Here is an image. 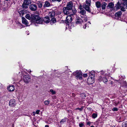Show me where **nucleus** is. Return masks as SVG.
Masks as SVG:
<instances>
[{
    "label": "nucleus",
    "instance_id": "39448f33",
    "mask_svg": "<svg viewBox=\"0 0 127 127\" xmlns=\"http://www.w3.org/2000/svg\"><path fill=\"white\" fill-rule=\"evenodd\" d=\"M23 80L24 82L28 83L31 81L30 77L28 75H25L24 76L23 78Z\"/></svg>",
    "mask_w": 127,
    "mask_h": 127
},
{
    "label": "nucleus",
    "instance_id": "20e7f679",
    "mask_svg": "<svg viewBox=\"0 0 127 127\" xmlns=\"http://www.w3.org/2000/svg\"><path fill=\"white\" fill-rule=\"evenodd\" d=\"M31 3V1L30 0H24L22 4L23 7L26 8L28 7V6Z\"/></svg>",
    "mask_w": 127,
    "mask_h": 127
},
{
    "label": "nucleus",
    "instance_id": "3c124183",
    "mask_svg": "<svg viewBox=\"0 0 127 127\" xmlns=\"http://www.w3.org/2000/svg\"><path fill=\"white\" fill-rule=\"evenodd\" d=\"M64 122V120H62L61 121V122Z\"/></svg>",
    "mask_w": 127,
    "mask_h": 127
},
{
    "label": "nucleus",
    "instance_id": "2eb2a0df",
    "mask_svg": "<svg viewBox=\"0 0 127 127\" xmlns=\"http://www.w3.org/2000/svg\"><path fill=\"white\" fill-rule=\"evenodd\" d=\"M51 4L48 1H46L45 2L43 7H48L50 6Z\"/></svg>",
    "mask_w": 127,
    "mask_h": 127
},
{
    "label": "nucleus",
    "instance_id": "4468645a",
    "mask_svg": "<svg viewBox=\"0 0 127 127\" xmlns=\"http://www.w3.org/2000/svg\"><path fill=\"white\" fill-rule=\"evenodd\" d=\"M43 20V22H44L46 23H49L50 22V19L48 17H45Z\"/></svg>",
    "mask_w": 127,
    "mask_h": 127
},
{
    "label": "nucleus",
    "instance_id": "58836bf2",
    "mask_svg": "<svg viewBox=\"0 0 127 127\" xmlns=\"http://www.w3.org/2000/svg\"><path fill=\"white\" fill-rule=\"evenodd\" d=\"M84 126V124H79V126L80 127H83Z\"/></svg>",
    "mask_w": 127,
    "mask_h": 127
},
{
    "label": "nucleus",
    "instance_id": "603ef678",
    "mask_svg": "<svg viewBox=\"0 0 127 127\" xmlns=\"http://www.w3.org/2000/svg\"><path fill=\"white\" fill-rule=\"evenodd\" d=\"M90 127H94L93 126H92Z\"/></svg>",
    "mask_w": 127,
    "mask_h": 127
},
{
    "label": "nucleus",
    "instance_id": "473e14b6",
    "mask_svg": "<svg viewBox=\"0 0 127 127\" xmlns=\"http://www.w3.org/2000/svg\"><path fill=\"white\" fill-rule=\"evenodd\" d=\"M86 4L88 5H91V1L90 0H86Z\"/></svg>",
    "mask_w": 127,
    "mask_h": 127
},
{
    "label": "nucleus",
    "instance_id": "79ce46f5",
    "mask_svg": "<svg viewBox=\"0 0 127 127\" xmlns=\"http://www.w3.org/2000/svg\"><path fill=\"white\" fill-rule=\"evenodd\" d=\"M52 1H57L58 2H60L61 1V0H52Z\"/></svg>",
    "mask_w": 127,
    "mask_h": 127
},
{
    "label": "nucleus",
    "instance_id": "ea45409f",
    "mask_svg": "<svg viewBox=\"0 0 127 127\" xmlns=\"http://www.w3.org/2000/svg\"><path fill=\"white\" fill-rule=\"evenodd\" d=\"M79 8L81 10L82 9L83 7L81 6V5H80L79 6Z\"/></svg>",
    "mask_w": 127,
    "mask_h": 127
},
{
    "label": "nucleus",
    "instance_id": "0eeeda50",
    "mask_svg": "<svg viewBox=\"0 0 127 127\" xmlns=\"http://www.w3.org/2000/svg\"><path fill=\"white\" fill-rule=\"evenodd\" d=\"M83 22L82 20L79 17H77L75 20V22L76 24H81Z\"/></svg>",
    "mask_w": 127,
    "mask_h": 127
},
{
    "label": "nucleus",
    "instance_id": "2f4dec72",
    "mask_svg": "<svg viewBox=\"0 0 127 127\" xmlns=\"http://www.w3.org/2000/svg\"><path fill=\"white\" fill-rule=\"evenodd\" d=\"M56 22V20L55 18H52L51 20V22L55 23Z\"/></svg>",
    "mask_w": 127,
    "mask_h": 127
},
{
    "label": "nucleus",
    "instance_id": "6ab92c4d",
    "mask_svg": "<svg viewBox=\"0 0 127 127\" xmlns=\"http://www.w3.org/2000/svg\"><path fill=\"white\" fill-rule=\"evenodd\" d=\"M55 15V12L54 11L50 12L48 14L49 18L50 17L51 18L53 17Z\"/></svg>",
    "mask_w": 127,
    "mask_h": 127
},
{
    "label": "nucleus",
    "instance_id": "c85d7f7f",
    "mask_svg": "<svg viewBox=\"0 0 127 127\" xmlns=\"http://www.w3.org/2000/svg\"><path fill=\"white\" fill-rule=\"evenodd\" d=\"M103 77L102 76H100L99 77L98 80L99 82H100L103 81Z\"/></svg>",
    "mask_w": 127,
    "mask_h": 127
},
{
    "label": "nucleus",
    "instance_id": "393cba45",
    "mask_svg": "<svg viewBox=\"0 0 127 127\" xmlns=\"http://www.w3.org/2000/svg\"><path fill=\"white\" fill-rule=\"evenodd\" d=\"M122 127H127V122H123L122 124Z\"/></svg>",
    "mask_w": 127,
    "mask_h": 127
},
{
    "label": "nucleus",
    "instance_id": "e433bc0d",
    "mask_svg": "<svg viewBox=\"0 0 127 127\" xmlns=\"http://www.w3.org/2000/svg\"><path fill=\"white\" fill-rule=\"evenodd\" d=\"M112 110L113 111H118V109L117 107H114L112 109Z\"/></svg>",
    "mask_w": 127,
    "mask_h": 127
},
{
    "label": "nucleus",
    "instance_id": "aec40b11",
    "mask_svg": "<svg viewBox=\"0 0 127 127\" xmlns=\"http://www.w3.org/2000/svg\"><path fill=\"white\" fill-rule=\"evenodd\" d=\"M95 5L97 8H100L101 6V3L99 1H97L95 3Z\"/></svg>",
    "mask_w": 127,
    "mask_h": 127
},
{
    "label": "nucleus",
    "instance_id": "c03bdc74",
    "mask_svg": "<svg viewBox=\"0 0 127 127\" xmlns=\"http://www.w3.org/2000/svg\"><path fill=\"white\" fill-rule=\"evenodd\" d=\"M124 1H125L124 4H127V0H122Z\"/></svg>",
    "mask_w": 127,
    "mask_h": 127
},
{
    "label": "nucleus",
    "instance_id": "72a5a7b5",
    "mask_svg": "<svg viewBox=\"0 0 127 127\" xmlns=\"http://www.w3.org/2000/svg\"><path fill=\"white\" fill-rule=\"evenodd\" d=\"M81 17L83 18H84V20L85 21H86L87 20V17L86 15H84V16H81Z\"/></svg>",
    "mask_w": 127,
    "mask_h": 127
},
{
    "label": "nucleus",
    "instance_id": "6e6552de",
    "mask_svg": "<svg viewBox=\"0 0 127 127\" xmlns=\"http://www.w3.org/2000/svg\"><path fill=\"white\" fill-rule=\"evenodd\" d=\"M15 100L14 99L11 100L9 101V105L11 107L15 106L16 105Z\"/></svg>",
    "mask_w": 127,
    "mask_h": 127
},
{
    "label": "nucleus",
    "instance_id": "c756f323",
    "mask_svg": "<svg viewBox=\"0 0 127 127\" xmlns=\"http://www.w3.org/2000/svg\"><path fill=\"white\" fill-rule=\"evenodd\" d=\"M102 81H103L104 83H105L107 82L108 80L106 77H103Z\"/></svg>",
    "mask_w": 127,
    "mask_h": 127
},
{
    "label": "nucleus",
    "instance_id": "bb28decb",
    "mask_svg": "<svg viewBox=\"0 0 127 127\" xmlns=\"http://www.w3.org/2000/svg\"><path fill=\"white\" fill-rule=\"evenodd\" d=\"M80 96L82 99H83L85 98L86 96L85 95L84 93H82L81 94Z\"/></svg>",
    "mask_w": 127,
    "mask_h": 127
},
{
    "label": "nucleus",
    "instance_id": "a211bd4d",
    "mask_svg": "<svg viewBox=\"0 0 127 127\" xmlns=\"http://www.w3.org/2000/svg\"><path fill=\"white\" fill-rule=\"evenodd\" d=\"M33 15H32L31 17L30 16V15L29 14H26V16H25V17L27 19L29 20H30L31 19V18L32 19V20H33Z\"/></svg>",
    "mask_w": 127,
    "mask_h": 127
},
{
    "label": "nucleus",
    "instance_id": "a19ab883",
    "mask_svg": "<svg viewBox=\"0 0 127 127\" xmlns=\"http://www.w3.org/2000/svg\"><path fill=\"white\" fill-rule=\"evenodd\" d=\"M40 112V110H37L36 111V114H39V112Z\"/></svg>",
    "mask_w": 127,
    "mask_h": 127
},
{
    "label": "nucleus",
    "instance_id": "f3484780",
    "mask_svg": "<svg viewBox=\"0 0 127 127\" xmlns=\"http://www.w3.org/2000/svg\"><path fill=\"white\" fill-rule=\"evenodd\" d=\"M90 6L89 5L85 4L84 6V8L87 11L90 12V10L89 8V6Z\"/></svg>",
    "mask_w": 127,
    "mask_h": 127
},
{
    "label": "nucleus",
    "instance_id": "b1692460",
    "mask_svg": "<svg viewBox=\"0 0 127 127\" xmlns=\"http://www.w3.org/2000/svg\"><path fill=\"white\" fill-rule=\"evenodd\" d=\"M37 4L38 7L41 8L42 7V4L41 2L40 1H37Z\"/></svg>",
    "mask_w": 127,
    "mask_h": 127
},
{
    "label": "nucleus",
    "instance_id": "412c9836",
    "mask_svg": "<svg viewBox=\"0 0 127 127\" xmlns=\"http://www.w3.org/2000/svg\"><path fill=\"white\" fill-rule=\"evenodd\" d=\"M115 7L117 9H119L121 8L120 4L119 2H118L116 4Z\"/></svg>",
    "mask_w": 127,
    "mask_h": 127
},
{
    "label": "nucleus",
    "instance_id": "f03ea898",
    "mask_svg": "<svg viewBox=\"0 0 127 127\" xmlns=\"http://www.w3.org/2000/svg\"><path fill=\"white\" fill-rule=\"evenodd\" d=\"M32 18L33 21L36 23L39 24H43V19L40 18L38 15H34Z\"/></svg>",
    "mask_w": 127,
    "mask_h": 127
},
{
    "label": "nucleus",
    "instance_id": "5fc2aeb1",
    "mask_svg": "<svg viewBox=\"0 0 127 127\" xmlns=\"http://www.w3.org/2000/svg\"><path fill=\"white\" fill-rule=\"evenodd\" d=\"M31 72V71H30V72Z\"/></svg>",
    "mask_w": 127,
    "mask_h": 127
},
{
    "label": "nucleus",
    "instance_id": "7ed1b4c3",
    "mask_svg": "<svg viewBox=\"0 0 127 127\" xmlns=\"http://www.w3.org/2000/svg\"><path fill=\"white\" fill-rule=\"evenodd\" d=\"M76 79L82 80V73L81 71H76L74 73Z\"/></svg>",
    "mask_w": 127,
    "mask_h": 127
},
{
    "label": "nucleus",
    "instance_id": "dca6fc26",
    "mask_svg": "<svg viewBox=\"0 0 127 127\" xmlns=\"http://www.w3.org/2000/svg\"><path fill=\"white\" fill-rule=\"evenodd\" d=\"M63 12L64 14L65 15H67L69 13V12L68 10L67 9L66 7H64L63 8Z\"/></svg>",
    "mask_w": 127,
    "mask_h": 127
},
{
    "label": "nucleus",
    "instance_id": "f704fd0d",
    "mask_svg": "<svg viewBox=\"0 0 127 127\" xmlns=\"http://www.w3.org/2000/svg\"><path fill=\"white\" fill-rule=\"evenodd\" d=\"M50 92L51 93L52 95H54L56 94L55 92L52 89H51L50 90Z\"/></svg>",
    "mask_w": 127,
    "mask_h": 127
},
{
    "label": "nucleus",
    "instance_id": "f257e3e1",
    "mask_svg": "<svg viewBox=\"0 0 127 127\" xmlns=\"http://www.w3.org/2000/svg\"><path fill=\"white\" fill-rule=\"evenodd\" d=\"M89 75L87 80V82L89 85L91 84L94 82V77L95 74L93 71H92L89 73Z\"/></svg>",
    "mask_w": 127,
    "mask_h": 127
},
{
    "label": "nucleus",
    "instance_id": "5701e85b",
    "mask_svg": "<svg viewBox=\"0 0 127 127\" xmlns=\"http://www.w3.org/2000/svg\"><path fill=\"white\" fill-rule=\"evenodd\" d=\"M80 13L81 14V15H82L83 16L84 15H85V14L86 13V11L85 10H81L80 12Z\"/></svg>",
    "mask_w": 127,
    "mask_h": 127
},
{
    "label": "nucleus",
    "instance_id": "4c0bfd02",
    "mask_svg": "<svg viewBox=\"0 0 127 127\" xmlns=\"http://www.w3.org/2000/svg\"><path fill=\"white\" fill-rule=\"evenodd\" d=\"M121 10L123 11H124L125 10V8H124V7H121Z\"/></svg>",
    "mask_w": 127,
    "mask_h": 127
},
{
    "label": "nucleus",
    "instance_id": "f8f14e48",
    "mask_svg": "<svg viewBox=\"0 0 127 127\" xmlns=\"http://www.w3.org/2000/svg\"><path fill=\"white\" fill-rule=\"evenodd\" d=\"M72 20V17L70 15H68L66 17V22L69 23L71 22Z\"/></svg>",
    "mask_w": 127,
    "mask_h": 127
},
{
    "label": "nucleus",
    "instance_id": "9b49d317",
    "mask_svg": "<svg viewBox=\"0 0 127 127\" xmlns=\"http://www.w3.org/2000/svg\"><path fill=\"white\" fill-rule=\"evenodd\" d=\"M122 13L121 11H119L116 13L115 14V16L116 18L117 19H119L120 18Z\"/></svg>",
    "mask_w": 127,
    "mask_h": 127
},
{
    "label": "nucleus",
    "instance_id": "ddd939ff",
    "mask_svg": "<svg viewBox=\"0 0 127 127\" xmlns=\"http://www.w3.org/2000/svg\"><path fill=\"white\" fill-rule=\"evenodd\" d=\"M9 92L13 91L15 89L14 86L13 85H10L7 88Z\"/></svg>",
    "mask_w": 127,
    "mask_h": 127
},
{
    "label": "nucleus",
    "instance_id": "c9c22d12",
    "mask_svg": "<svg viewBox=\"0 0 127 127\" xmlns=\"http://www.w3.org/2000/svg\"><path fill=\"white\" fill-rule=\"evenodd\" d=\"M97 116V114L95 113H94L92 115V117L94 118H95Z\"/></svg>",
    "mask_w": 127,
    "mask_h": 127
},
{
    "label": "nucleus",
    "instance_id": "8fccbe9b",
    "mask_svg": "<svg viewBox=\"0 0 127 127\" xmlns=\"http://www.w3.org/2000/svg\"><path fill=\"white\" fill-rule=\"evenodd\" d=\"M35 112H33V115H35Z\"/></svg>",
    "mask_w": 127,
    "mask_h": 127
},
{
    "label": "nucleus",
    "instance_id": "a878e982",
    "mask_svg": "<svg viewBox=\"0 0 127 127\" xmlns=\"http://www.w3.org/2000/svg\"><path fill=\"white\" fill-rule=\"evenodd\" d=\"M19 13L20 16H23L25 13H24V12L23 10L19 12Z\"/></svg>",
    "mask_w": 127,
    "mask_h": 127
},
{
    "label": "nucleus",
    "instance_id": "4be33fe9",
    "mask_svg": "<svg viewBox=\"0 0 127 127\" xmlns=\"http://www.w3.org/2000/svg\"><path fill=\"white\" fill-rule=\"evenodd\" d=\"M107 5V4L105 2H103L102 4L101 7L102 9H104L105 8L106 6Z\"/></svg>",
    "mask_w": 127,
    "mask_h": 127
},
{
    "label": "nucleus",
    "instance_id": "423d86ee",
    "mask_svg": "<svg viewBox=\"0 0 127 127\" xmlns=\"http://www.w3.org/2000/svg\"><path fill=\"white\" fill-rule=\"evenodd\" d=\"M30 9L32 11H35L37 9V7L36 5L35 4H31L29 7Z\"/></svg>",
    "mask_w": 127,
    "mask_h": 127
},
{
    "label": "nucleus",
    "instance_id": "de8ad7c7",
    "mask_svg": "<svg viewBox=\"0 0 127 127\" xmlns=\"http://www.w3.org/2000/svg\"><path fill=\"white\" fill-rule=\"evenodd\" d=\"M91 124V122H88L87 123V124L88 125H90Z\"/></svg>",
    "mask_w": 127,
    "mask_h": 127
},
{
    "label": "nucleus",
    "instance_id": "9d476101",
    "mask_svg": "<svg viewBox=\"0 0 127 127\" xmlns=\"http://www.w3.org/2000/svg\"><path fill=\"white\" fill-rule=\"evenodd\" d=\"M22 23L27 26H29V23L27 20L24 17H22Z\"/></svg>",
    "mask_w": 127,
    "mask_h": 127
},
{
    "label": "nucleus",
    "instance_id": "09e8293b",
    "mask_svg": "<svg viewBox=\"0 0 127 127\" xmlns=\"http://www.w3.org/2000/svg\"><path fill=\"white\" fill-rule=\"evenodd\" d=\"M49 127V126L48 125H46L45 126V127Z\"/></svg>",
    "mask_w": 127,
    "mask_h": 127
},
{
    "label": "nucleus",
    "instance_id": "1a4fd4ad",
    "mask_svg": "<svg viewBox=\"0 0 127 127\" xmlns=\"http://www.w3.org/2000/svg\"><path fill=\"white\" fill-rule=\"evenodd\" d=\"M73 6L72 3L71 1H70L68 2L67 5V6L66 7L67 9L69 10L71 9L72 8Z\"/></svg>",
    "mask_w": 127,
    "mask_h": 127
},
{
    "label": "nucleus",
    "instance_id": "37998d69",
    "mask_svg": "<svg viewBox=\"0 0 127 127\" xmlns=\"http://www.w3.org/2000/svg\"><path fill=\"white\" fill-rule=\"evenodd\" d=\"M76 109H78V110H79L80 111H81L83 109V107H82L80 108H77Z\"/></svg>",
    "mask_w": 127,
    "mask_h": 127
},
{
    "label": "nucleus",
    "instance_id": "cd10ccee",
    "mask_svg": "<svg viewBox=\"0 0 127 127\" xmlns=\"http://www.w3.org/2000/svg\"><path fill=\"white\" fill-rule=\"evenodd\" d=\"M50 103V101L48 100H45L44 102V104L45 105H48Z\"/></svg>",
    "mask_w": 127,
    "mask_h": 127
},
{
    "label": "nucleus",
    "instance_id": "49530a36",
    "mask_svg": "<svg viewBox=\"0 0 127 127\" xmlns=\"http://www.w3.org/2000/svg\"><path fill=\"white\" fill-rule=\"evenodd\" d=\"M86 24H85V25L83 26V28L85 29L86 28Z\"/></svg>",
    "mask_w": 127,
    "mask_h": 127
},
{
    "label": "nucleus",
    "instance_id": "a18cd8bd",
    "mask_svg": "<svg viewBox=\"0 0 127 127\" xmlns=\"http://www.w3.org/2000/svg\"><path fill=\"white\" fill-rule=\"evenodd\" d=\"M83 76L84 77H86L87 76V74H83Z\"/></svg>",
    "mask_w": 127,
    "mask_h": 127
},
{
    "label": "nucleus",
    "instance_id": "864d4df0",
    "mask_svg": "<svg viewBox=\"0 0 127 127\" xmlns=\"http://www.w3.org/2000/svg\"><path fill=\"white\" fill-rule=\"evenodd\" d=\"M90 24H91L90 23V22H88Z\"/></svg>",
    "mask_w": 127,
    "mask_h": 127
},
{
    "label": "nucleus",
    "instance_id": "7c9ffc66",
    "mask_svg": "<svg viewBox=\"0 0 127 127\" xmlns=\"http://www.w3.org/2000/svg\"><path fill=\"white\" fill-rule=\"evenodd\" d=\"M108 6L110 7V8H112L113 7V6H114V4H113L112 3V2H110V3L108 5Z\"/></svg>",
    "mask_w": 127,
    "mask_h": 127
}]
</instances>
